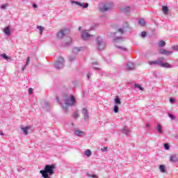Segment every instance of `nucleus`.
<instances>
[{
  "instance_id": "1",
  "label": "nucleus",
  "mask_w": 178,
  "mask_h": 178,
  "mask_svg": "<svg viewBox=\"0 0 178 178\" xmlns=\"http://www.w3.org/2000/svg\"><path fill=\"white\" fill-rule=\"evenodd\" d=\"M56 101L60 104V106H62L64 112L67 113V112H69V108L74 106V104H76V97L74 95L69 96L67 95H63V101L64 103L60 102L58 97H56Z\"/></svg>"
},
{
  "instance_id": "2",
  "label": "nucleus",
  "mask_w": 178,
  "mask_h": 178,
  "mask_svg": "<svg viewBox=\"0 0 178 178\" xmlns=\"http://www.w3.org/2000/svg\"><path fill=\"white\" fill-rule=\"evenodd\" d=\"M55 164L46 165L44 170H41L40 173L42 175L43 178H49L50 176H52L55 173Z\"/></svg>"
},
{
  "instance_id": "3",
  "label": "nucleus",
  "mask_w": 178,
  "mask_h": 178,
  "mask_svg": "<svg viewBox=\"0 0 178 178\" xmlns=\"http://www.w3.org/2000/svg\"><path fill=\"white\" fill-rule=\"evenodd\" d=\"M106 44L104 42V39L101 38V36H99L96 39V48L99 51H103V49H105Z\"/></svg>"
},
{
  "instance_id": "4",
  "label": "nucleus",
  "mask_w": 178,
  "mask_h": 178,
  "mask_svg": "<svg viewBox=\"0 0 178 178\" xmlns=\"http://www.w3.org/2000/svg\"><path fill=\"white\" fill-rule=\"evenodd\" d=\"M54 67L57 70L63 69L65 67V58L62 56L58 57L57 60L54 62Z\"/></svg>"
},
{
  "instance_id": "5",
  "label": "nucleus",
  "mask_w": 178,
  "mask_h": 178,
  "mask_svg": "<svg viewBox=\"0 0 178 178\" xmlns=\"http://www.w3.org/2000/svg\"><path fill=\"white\" fill-rule=\"evenodd\" d=\"M113 8V3H107L104 4L103 6L100 7V11L102 12H108V10H111Z\"/></svg>"
},
{
  "instance_id": "6",
  "label": "nucleus",
  "mask_w": 178,
  "mask_h": 178,
  "mask_svg": "<svg viewBox=\"0 0 178 178\" xmlns=\"http://www.w3.org/2000/svg\"><path fill=\"white\" fill-rule=\"evenodd\" d=\"M163 57L160 58V67H164L165 69H172V65L169 63H163Z\"/></svg>"
},
{
  "instance_id": "7",
  "label": "nucleus",
  "mask_w": 178,
  "mask_h": 178,
  "mask_svg": "<svg viewBox=\"0 0 178 178\" xmlns=\"http://www.w3.org/2000/svg\"><path fill=\"white\" fill-rule=\"evenodd\" d=\"M120 131H121L122 134H124V136H127V137H129V136H130V134H131V131H130L129 127H127L126 126L123 127L120 129Z\"/></svg>"
},
{
  "instance_id": "8",
  "label": "nucleus",
  "mask_w": 178,
  "mask_h": 178,
  "mask_svg": "<svg viewBox=\"0 0 178 178\" xmlns=\"http://www.w3.org/2000/svg\"><path fill=\"white\" fill-rule=\"evenodd\" d=\"M82 114L83 115V120L85 122L88 121V119H90V115L88 114V110L87 108H83L82 109Z\"/></svg>"
},
{
  "instance_id": "9",
  "label": "nucleus",
  "mask_w": 178,
  "mask_h": 178,
  "mask_svg": "<svg viewBox=\"0 0 178 178\" xmlns=\"http://www.w3.org/2000/svg\"><path fill=\"white\" fill-rule=\"evenodd\" d=\"M92 35H90V33H88L87 32V31H83L81 33V38L82 40H83L84 41H87V40H88V38H90V37H92Z\"/></svg>"
},
{
  "instance_id": "10",
  "label": "nucleus",
  "mask_w": 178,
  "mask_h": 178,
  "mask_svg": "<svg viewBox=\"0 0 178 178\" xmlns=\"http://www.w3.org/2000/svg\"><path fill=\"white\" fill-rule=\"evenodd\" d=\"M159 52L161 55H165V56H170L173 54V51H167L165 49H160Z\"/></svg>"
},
{
  "instance_id": "11",
  "label": "nucleus",
  "mask_w": 178,
  "mask_h": 178,
  "mask_svg": "<svg viewBox=\"0 0 178 178\" xmlns=\"http://www.w3.org/2000/svg\"><path fill=\"white\" fill-rule=\"evenodd\" d=\"M129 29V23L125 22L124 23V24L122 25V29H119L118 31L119 33H120L121 34H123V33H124V31H126V30Z\"/></svg>"
},
{
  "instance_id": "12",
  "label": "nucleus",
  "mask_w": 178,
  "mask_h": 178,
  "mask_svg": "<svg viewBox=\"0 0 178 178\" xmlns=\"http://www.w3.org/2000/svg\"><path fill=\"white\" fill-rule=\"evenodd\" d=\"M65 35H66V33H65V30H61L57 33V38H58V40H62Z\"/></svg>"
},
{
  "instance_id": "13",
  "label": "nucleus",
  "mask_w": 178,
  "mask_h": 178,
  "mask_svg": "<svg viewBox=\"0 0 178 178\" xmlns=\"http://www.w3.org/2000/svg\"><path fill=\"white\" fill-rule=\"evenodd\" d=\"M74 133L77 137H83V136H86V132L81 131L80 129H76Z\"/></svg>"
},
{
  "instance_id": "14",
  "label": "nucleus",
  "mask_w": 178,
  "mask_h": 178,
  "mask_svg": "<svg viewBox=\"0 0 178 178\" xmlns=\"http://www.w3.org/2000/svg\"><path fill=\"white\" fill-rule=\"evenodd\" d=\"M84 49H86V47H74V48L72 49V52H73V54H78V53L80 52V51H83V50H84Z\"/></svg>"
},
{
  "instance_id": "15",
  "label": "nucleus",
  "mask_w": 178,
  "mask_h": 178,
  "mask_svg": "<svg viewBox=\"0 0 178 178\" xmlns=\"http://www.w3.org/2000/svg\"><path fill=\"white\" fill-rule=\"evenodd\" d=\"M161 62V58H159L156 60H153V61H149L148 63L150 66H154L155 65H157V66H159Z\"/></svg>"
},
{
  "instance_id": "16",
  "label": "nucleus",
  "mask_w": 178,
  "mask_h": 178,
  "mask_svg": "<svg viewBox=\"0 0 178 178\" xmlns=\"http://www.w3.org/2000/svg\"><path fill=\"white\" fill-rule=\"evenodd\" d=\"M127 70H134V63L129 62L126 65Z\"/></svg>"
},
{
  "instance_id": "17",
  "label": "nucleus",
  "mask_w": 178,
  "mask_h": 178,
  "mask_svg": "<svg viewBox=\"0 0 178 178\" xmlns=\"http://www.w3.org/2000/svg\"><path fill=\"white\" fill-rule=\"evenodd\" d=\"M67 42H66L65 44H62V47H70L72 45V39L70 37L67 38Z\"/></svg>"
},
{
  "instance_id": "18",
  "label": "nucleus",
  "mask_w": 178,
  "mask_h": 178,
  "mask_svg": "<svg viewBox=\"0 0 178 178\" xmlns=\"http://www.w3.org/2000/svg\"><path fill=\"white\" fill-rule=\"evenodd\" d=\"M170 162H172V163H176V162H178V156L176 155L170 156Z\"/></svg>"
},
{
  "instance_id": "19",
  "label": "nucleus",
  "mask_w": 178,
  "mask_h": 178,
  "mask_svg": "<svg viewBox=\"0 0 178 178\" xmlns=\"http://www.w3.org/2000/svg\"><path fill=\"white\" fill-rule=\"evenodd\" d=\"M131 9V8H130V6L124 7L121 8L120 12H122V13H129Z\"/></svg>"
},
{
  "instance_id": "20",
  "label": "nucleus",
  "mask_w": 178,
  "mask_h": 178,
  "mask_svg": "<svg viewBox=\"0 0 178 178\" xmlns=\"http://www.w3.org/2000/svg\"><path fill=\"white\" fill-rule=\"evenodd\" d=\"M3 32L5 33L6 35H10V26H6L4 29H3Z\"/></svg>"
},
{
  "instance_id": "21",
  "label": "nucleus",
  "mask_w": 178,
  "mask_h": 178,
  "mask_svg": "<svg viewBox=\"0 0 178 178\" xmlns=\"http://www.w3.org/2000/svg\"><path fill=\"white\" fill-rule=\"evenodd\" d=\"M29 129H30V127H22L21 130H22V131L25 136H27V134H29Z\"/></svg>"
},
{
  "instance_id": "22",
  "label": "nucleus",
  "mask_w": 178,
  "mask_h": 178,
  "mask_svg": "<svg viewBox=\"0 0 178 178\" xmlns=\"http://www.w3.org/2000/svg\"><path fill=\"white\" fill-rule=\"evenodd\" d=\"M162 10L164 15H168V13H169V8H168V6H163L162 7Z\"/></svg>"
},
{
  "instance_id": "23",
  "label": "nucleus",
  "mask_w": 178,
  "mask_h": 178,
  "mask_svg": "<svg viewBox=\"0 0 178 178\" xmlns=\"http://www.w3.org/2000/svg\"><path fill=\"white\" fill-rule=\"evenodd\" d=\"M138 24L142 27H144V26H145V20H144V19H142V18L139 19Z\"/></svg>"
},
{
  "instance_id": "24",
  "label": "nucleus",
  "mask_w": 178,
  "mask_h": 178,
  "mask_svg": "<svg viewBox=\"0 0 178 178\" xmlns=\"http://www.w3.org/2000/svg\"><path fill=\"white\" fill-rule=\"evenodd\" d=\"M114 102L115 105H120L121 102H120V98L119 97V96H116L115 99H114Z\"/></svg>"
},
{
  "instance_id": "25",
  "label": "nucleus",
  "mask_w": 178,
  "mask_h": 178,
  "mask_svg": "<svg viewBox=\"0 0 178 178\" xmlns=\"http://www.w3.org/2000/svg\"><path fill=\"white\" fill-rule=\"evenodd\" d=\"M76 59V56L75 54H72L69 56V60L70 62H74Z\"/></svg>"
},
{
  "instance_id": "26",
  "label": "nucleus",
  "mask_w": 178,
  "mask_h": 178,
  "mask_svg": "<svg viewBox=\"0 0 178 178\" xmlns=\"http://www.w3.org/2000/svg\"><path fill=\"white\" fill-rule=\"evenodd\" d=\"M156 129L157 130V131L159 133H160V134H162L163 133L162 131V126L161 125V124H157V127H156Z\"/></svg>"
},
{
  "instance_id": "27",
  "label": "nucleus",
  "mask_w": 178,
  "mask_h": 178,
  "mask_svg": "<svg viewBox=\"0 0 178 178\" xmlns=\"http://www.w3.org/2000/svg\"><path fill=\"white\" fill-rule=\"evenodd\" d=\"M43 108L44 109H46V111H49V103L48 102H44Z\"/></svg>"
},
{
  "instance_id": "28",
  "label": "nucleus",
  "mask_w": 178,
  "mask_h": 178,
  "mask_svg": "<svg viewBox=\"0 0 178 178\" xmlns=\"http://www.w3.org/2000/svg\"><path fill=\"white\" fill-rule=\"evenodd\" d=\"M1 58L6 59V60H12V58L6 55V54H3L1 55Z\"/></svg>"
},
{
  "instance_id": "29",
  "label": "nucleus",
  "mask_w": 178,
  "mask_h": 178,
  "mask_svg": "<svg viewBox=\"0 0 178 178\" xmlns=\"http://www.w3.org/2000/svg\"><path fill=\"white\" fill-rule=\"evenodd\" d=\"M159 169L162 173H165V172H166V167H165L164 165H160Z\"/></svg>"
},
{
  "instance_id": "30",
  "label": "nucleus",
  "mask_w": 178,
  "mask_h": 178,
  "mask_svg": "<svg viewBox=\"0 0 178 178\" xmlns=\"http://www.w3.org/2000/svg\"><path fill=\"white\" fill-rule=\"evenodd\" d=\"M114 42H118V41H123V38L118 36L113 39Z\"/></svg>"
},
{
  "instance_id": "31",
  "label": "nucleus",
  "mask_w": 178,
  "mask_h": 178,
  "mask_svg": "<svg viewBox=\"0 0 178 178\" xmlns=\"http://www.w3.org/2000/svg\"><path fill=\"white\" fill-rule=\"evenodd\" d=\"M79 6H81V8H83V9H86L88 8V3H86L85 4L83 3H80Z\"/></svg>"
},
{
  "instance_id": "32",
  "label": "nucleus",
  "mask_w": 178,
  "mask_h": 178,
  "mask_svg": "<svg viewBox=\"0 0 178 178\" xmlns=\"http://www.w3.org/2000/svg\"><path fill=\"white\" fill-rule=\"evenodd\" d=\"M165 45H166V42L163 40H160L159 42V47H160L161 48H162L163 47H165Z\"/></svg>"
},
{
  "instance_id": "33",
  "label": "nucleus",
  "mask_w": 178,
  "mask_h": 178,
  "mask_svg": "<svg viewBox=\"0 0 178 178\" xmlns=\"http://www.w3.org/2000/svg\"><path fill=\"white\" fill-rule=\"evenodd\" d=\"M37 29H38V30L40 31V35H42V33H43V31H44V27H43V26H37Z\"/></svg>"
},
{
  "instance_id": "34",
  "label": "nucleus",
  "mask_w": 178,
  "mask_h": 178,
  "mask_svg": "<svg viewBox=\"0 0 178 178\" xmlns=\"http://www.w3.org/2000/svg\"><path fill=\"white\" fill-rule=\"evenodd\" d=\"M91 151L90 150V149H87L86 151H85V155L86 156H91Z\"/></svg>"
},
{
  "instance_id": "35",
  "label": "nucleus",
  "mask_w": 178,
  "mask_h": 178,
  "mask_svg": "<svg viewBox=\"0 0 178 178\" xmlns=\"http://www.w3.org/2000/svg\"><path fill=\"white\" fill-rule=\"evenodd\" d=\"M86 176H88V177L98 178V176L91 174L90 172H87Z\"/></svg>"
},
{
  "instance_id": "36",
  "label": "nucleus",
  "mask_w": 178,
  "mask_h": 178,
  "mask_svg": "<svg viewBox=\"0 0 178 178\" xmlns=\"http://www.w3.org/2000/svg\"><path fill=\"white\" fill-rule=\"evenodd\" d=\"M113 112L115 113H118L119 112V106L118 105H115L114 106Z\"/></svg>"
},
{
  "instance_id": "37",
  "label": "nucleus",
  "mask_w": 178,
  "mask_h": 178,
  "mask_svg": "<svg viewBox=\"0 0 178 178\" xmlns=\"http://www.w3.org/2000/svg\"><path fill=\"white\" fill-rule=\"evenodd\" d=\"M116 48L120 49L121 51H127V49L123 46H115Z\"/></svg>"
},
{
  "instance_id": "38",
  "label": "nucleus",
  "mask_w": 178,
  "mask_h": 178,
  "mask_svg": "<svg viewBox=\"0 0 178 178\" xmlns=\"http://www.w3.org/2000/svg\"><path fill=\"white\" fill-rule=\"evenodd\" d=\"M135 88H139L140 90V91H143L144 88L143 87H141V86L138 85V84H135Z\"/></svg>"
},
{
  "instance_id": "39",
  "label": "nucleus",
  "mask_w": 178,
  "mask_h": 178,
  "mask_svg": "<svg viewBox=\"0 0 178 178\" xmlns=\"http://www.w3.org/2000/svg\"><path fill=\"white\" fill-rule=\"evenodd\" d=\"M79 116H80V115H79V112L75 111L74 113V115H73V118H74V119H76V118H79Z\"/></svg>"
},
{
  "instance_id": "40",
  "label": "nucleus",
  "mask_w": 178,
  "mask_h": 178,
  "mask_svg": "<svg viewBox=\"0 0 178 178\" xmlns=\"http://www.w3.org/2000/svg\"><path fill=\"white\" fill-rule=\"evenodd\" d=\"M141 37H142V38H145V37H147V32L143 31L141 33Z\"/></svg>"
},
{
  "instance_id": "41",
  "label": "nucleus",
  "mask_w": 178,
  "mask_h": 178,
  "mask_svg": "<svg viewBox=\"0 0 178 178\" xmlns=\"http://www.w3.org/2000/svg\"><path fill=\"white\" fill-rule=\"evenodd\" d=\"M164 148L165 149H169V148H170V145H168V143H165L164 144Z\"/></svg>"
},
{
  "instance_id": "42",
  "label": "nucleus",
  "mask_w": 178,
  "mask_h": 178,
  "mask_svg": "<svg viewBox=\"0 0 178 178\" xmlns=\"http://www.w3.org/2000/svg\"><path fill=\"white\" fill-rule=\"evenodd\" d=\"M6 8H8V3L3 4V5H1V9H3V10L6 9Z\"/></svg>"
},
{
  "instance_id": "43",
  "label": "nucleus",
  "mask_w": 178,
  "mask_h": 178,
  "mask_svg": "<svg viewBox=\"0 0 178 178\" xmlns=\"http://www.w3.org/2000/svg\"><path fill=\"white\" fill-rule=\"evenodd\" d=\"M29 63H30V57H28L24 65L28 66Z\"/></svg>"
},
{
  "instance_id": "44",
  "label": "nucleus",
  "mask_w": 178,
  "mask_h": 178,
  "mask_svg": "<svg viewBox=\"0 0 178 178\" xmlns=\"http://www.w3.org/2000/svg\"><path fill=\"white\" fill-rule=\"evenodd\" d=\"M94 65H97V63H93V69L94 70H99V67L94 66Z\"/></svg>"
},
{
  "instance_id": "45",
  "label": "nucleus",
  "mask_w": 178,
  "mask_h": 178,
  "mask_svg": "<svg viewBox=\"0 0 178 178\" xmlns=\"http://www.w3.org/2000/svg\"><path fill=\"white\" fill-rule=\"evenodd\" d=\"M101 150L102 151V152H105L108 151V147H104V148H102Z\"/></svg>"
},
{
  "instance_id": "46",
  "label": "nucleus",
  "mask_w": 178,
  "mask_h": 178,
  "mask_svg": "<svg viewBox=\"0 0 178 178\" xmlns=\"http://www.w3.org/2000/svg\"><path fill=\"white\" fill-rule=\"evenodd\" d=\"M168 116H169V118H170V119H172V120L175 119V115H172V114H170V113L168 114Z\"/></svg>"
},
{
  "instance_id": "47",
  "label": "nucleus",
  "mask_w": 178,
  "mask_h": 178,
  "mask_svg": "<svg viewBox=\"0 0 178 178\" xmlns=\"http://www.w3.org/2000/svg\"><path fill=\"white\" fill-rule=\"evenodd\" d=\"M172 49H174V51H178V46H172Z\"/></svg>"
},
{
  "instance_id": "48",
  "label": "nucleus",
  "mask_w": 178,
  "mask_h": 178,
  "mask_svg": "<svg viewBox=\"0 0 178 178\" xmlns=\"http://www.w3.org/2000/svg\"><path fill=\"white\" fill-rule=\"evenodd\" d=\"M72 3H75V5H78V6H80V2L79 1H72Z\"/></svg>"
},
{
  "instance_id": "49",
  "label": "nucleus",
  "mask_w": 178,
  "mask_h": 178,
  "mask_svg": "<svg viewBox=\"0 0 178 178\" xmlns=\"http://www.w3.org/2000/svg\"><path fill=\"white\" fill-rule=\"evenodd\" d=\"M116 34H118V32H115V33H111L110 36L111 37H115V35H116Z\"/></svg>"
},
{
  "instance_id": "50",
  "label": "nucleus",
  "mask_w": 178,
  "mask_h": 178,
  "mask_svg": "<svg viewBox=\"0 0 178 178\" xmlns=\"http://www.w3.org/2000/svg\"><path fill=\"white\" fill-rule=\"evenodd\" d=\"M33 8H34V9H37V8H38V6L37 5V3H33Z\"/></svg>"
},
{
  "instance_id": "51",
  "label": "nucleus",
  "mask_w": 178,
  "mask_h": 178,
  "mask_svg": "<svg viewBox=\"0 0 178 178\" xmlns=\"http://www.w3.org/2000/svg\"><path fill=\"white\" fill-rule=\"evenodd\" d=\"M29 94H33V88H30L29 89Z\"/></svg>"
},
{
  "instance_id": "52",
  "label": "nucleus",
  "mask_w": 178,
  "mask_h": 178,
  "mask_svg": "<svg viewBox=\"0 0 178 178\" xmlns=\"http://www.w3.org/2000/svg\"><path fill=\"white\" fill-rule=\"evenodd\" d=\"M26 67H27V66H26V65H24V66L22 67V72H24V70H26Z\"/></svg>"
},
{
  "instance_id": "53",
  "label": "nucleus",
  "mask_w": 178,
  "mask_h": 178,
  "mask_svg": "<svg viewBox=\"0 0 178 178\" xmlns=\"http://www.w3.org/2000/svg\"><path fill=\"white\" fill-rule=\"evenodd\" d=\"M170 102H171V104H173V102H175V99L170 98Z\"/></svg>"
},
{
  "instance_id": "54",
  "label": "nucleus",
  "mask_w": 178,
  "mask_h": 178,
  "mask_svg": "<svg viewBox=\"0 0 178 178\" xmlns=\"http://www.w3.org/2000/svg\"><path fill=\"white\" fill-rule=\"evenodd\" d=\"M90 77H91V74H90V73H88V74H87V79H88V80H90Z\"/></svg>"
},
{
  "instance_id": "55",
  "label": "nucleus",
  "mask_w": 178,
  "mask_h": 178,
  "mask_svg": "<svg viewBox=\"0 0 178 178\" xmlns=\"http://www.w3.org/2000/svg\"><path fill=\"white\" fill-rule=\"evenodd\" d=\"M0 136H3V132L0 131Z\"/></svg>"
},
{
  "instance_id": "56",
  "label": "nucleus",
  "mask_w": 178,
  "mask_h": 178,
  "mask_svg": "<svg viewBox=\"0 0 178 178\" xmlns=\"http://www.w3.org/2000/svg\"><path fill=\"white\" fill-rule=\"evenodd\" d=\"M146 127L149 128V124H147Z\"/></svg>"
},
{
  "instance_id": "57",
  "label": "nucleus",
  "mask_w": 178,
  "mask_h": 178,
  "mask_svg": "<svg viewBox=\"0 0 178 178\" xmlns=\"http://www.w3.org/2000/svg\"><path fill=\"white\" fill-rule=\"evenodd\" d=\"M175 138L177 139L178 138V136H175Z\"/></svg>"
},
{
  "instance_id": "58",
  "label": "nucleus",
  "mask_w": 178,
  "mask_h": 178,
  "mask_svg": "<svg viewBox=\"0 0 178 178\" xmlns=\"http://www.w3.org/2000/svg\"><path fill=\"white\" fill-rule=\"evenodd\" d=\"M79 30H81V26L79 27Z\"/></svg>"
}]
</instances>
